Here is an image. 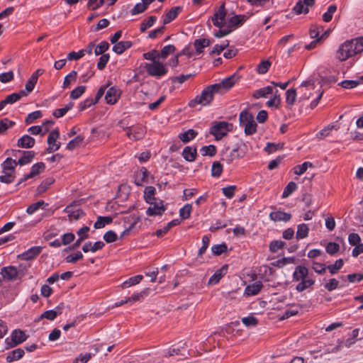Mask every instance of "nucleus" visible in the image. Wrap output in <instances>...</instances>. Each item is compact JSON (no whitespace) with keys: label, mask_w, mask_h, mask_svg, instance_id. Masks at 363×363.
Returning <instances> with one entry per match:
<instances>
[{"label":"nucleus","mask_w":363,"mask_h":363,"mask_svg":"<svg viewBox=\"0 0 363 363\" xmlns=\"http://www.w3.org/2000/svg\"><path fill=\"white\" fill-rule=\"evenodd\" d=\"M228 250V246L225 243H222L219 245H213L211 247V251L213 255L219 256L222 253L225 252Z\"/></svg>","instance_id":"49"},{"label":"nucleus","mask_w":363,"mask_h":363,"mask_svg":"<svg viewBox=\"0 0 363 363\" xmlns=\"http://www.w3.org/2000/svg\"><path fill=\"white\" fill-rule=\"evenodd\" d=\"M353 41V49L355 55L363 51V37L356 38L352 40Z\"/></svg>","instance_id":"63"},{"label":"nucleus","mask_w":363,"mask_h":363,"mask_svg":"<svg viewBox=\"0 0 363 363\" xmlns=\"http://www.w3.org/2000/svg\"><path fill=\"white\" fill-rule=\"evenodd\" d=\"M41 250L42 247L40 246L32 247L19 255L18 257L21 260L28 261L35 258L41 252Z\"/></svg>","instance_id":"12"},{"label":"nucleus","mask_w":363,"mask_h":363,"mask_svg":"<svg viewBox=\"0 0 363 363\" xmlns=\"http://www.w3.org/2000/svg\"><path fill=\"white\" fill-rule=\"evenodd\" d=\"M242 126H244V131L246 135H252L257 132V125L254 118L244 124Z\"/></svg>","instance_id":"36"},{"label":"nucleus","mask_w":363,"mask_h":363,"mask_svg":"<svg viewBox=\"0 0 363 363\" xmlns=\"http://www.w3.org/2000/svg\"><path fill=\"white\" fill-rule=\"evenodd\" d=\"M252 118H254V116L252 113L246 109L243 110L239 115L240 125H243Z\"/></svg>","instance_id":"44"},{"label":"nucleus","mask_w":363,"mask_h":363,"mask_svg":"<svg viewBox=\"0 0 363 363\" xmlns=\"http://www.w3.org/2000/svg\"><path fill=\"white\" fill-rule=\"evenodd\" d=\"M143 277L140 274L131 277L123 283L122 287L128 288L131 286L139 284L143 280Z\"/></svg>","instance_id":"40"},{"label":"nucleus","mask_w":363,"mask_h":363,"mask_svg":"<svg viewBox=\"0 0 363 363\" xmlns=\"http://www.w3.org/2000/svg\"><path fill=\"white\" fill-rule=\"evenodd\" d=\"M229 45V41L225 40L220 45H216L213 49L210 51L209 54L213 55L214 54L220 55L227 47Z\"/></svg>","instance_id":"59"},{"label":"nucleus","mask_w":363,"mask_h":363,"mask_svg":"<svg viewBox=\"0 0 363 363\" xmlns=\"http://www.w3.org/2000/svg\"><path fill=\"white\" fill-rule=\"evenodd\" d=\"M227 271L228 265L226 264L216 270V272L209 278L208 284L215 285L218 284L221 278L226 274Z\"/></svg>","instance_id":"18"},{"label":"nucleus","mask_w":363,"mask_h":363,"mask_svg":"<svg viewBox=\"0 0 363 363\" xmlns=\"http://www.w3.org/2000/svg\"><path fill=\"white\" fill-rule=\"evenodd\" d=\"M35 140L30 135H25L18 140L17 145L22 148H30L35 145Z\"/></svg>","instance_id":"24"},{"label":"nucleus","mask_w":363,"mask_h":363,"mask_svg":"<svg viewBox=\"0 0 363 363\" xmlns=\"http://www.w3.org/2000/svg\"><path fill=\"white\" fill-rule=\"evenodd\" d=\"M26 339L27 336L23 330L20 329H16L11 333L12 344L10 345V347H13L19 344H21L26 341Z\"/></svg>","instance_id":"16"},{"label":"nucleus","mask_w":363,"mask_h":363,"mask_svg":"<svg viewBox=\"0 0 363 363\" xmlns=\"http://www.w3.org/2000/svg\"><path fill=\"white\" fill-rule=\"evenodd\" d=\"M294 262H295V258L293 257H284L281 259H279L277 261L272 262V264L274 267L281 268L287 264L294 263Z\"/></svg>","instance_id":"48"},{"label":"nucleus","mask_w":363,"mask_h":363,"mask_svg":"<svg viewBox=\"0 0 363 363\" xmlns=\"http://www.w3.org/2000/svg\"><path fill=\"white\" fill-rule=\"evenodd\" d=\"M182 155L185 160L194 162L197 156V149L194 146H186L184 148Z\"/></svg>","instance_id":"22"},{"label":"nucleus","mask_w":363,"mask_h":363,"mask_svg":"<svg viewBox=\"0 0 363 363\" xmlns=\"http://www.w3.org/2000/svg\"><path fill=\"white\" fill-rule=\"evenodd\" d=\"M296 99V91L295 89H289L286 92V103L292 106Z\"/></svg>","instance_id":"43"},{"label":"nucleus","mask_w":363,"mask_h":363,"mask_svg":"<svg viewBox=\"0 0 363 363\" xmlns=\"http://www.w3.org/2000/svg\"><path fill=\"white\" fill-rule=\"evenodd\" d=\"M309 228L307 224L301 223L297 225L296 238L297 240L303 239L308 237Z\"/></svg>","instance_id":"34"},{"label":"nucleus","mask_w":363,"mask_h":363,"mask_svg":"<svg viewBox=\"0 0 363 363\" xmlns=\"http://www.w3.org/2000/svg\"><path fill=\"white\" fill-rule=\"evenodd\" d=\"M84 140V137L82 135H77L74 139L71 140L67 145V149L69 150H73L77 147H79Z\"/></svg>","instance_id":"38"},{"label":"nucleus","mask_w":363,"mask_h":363,"mask_svg":"<svg viewBox=\"0 0 363 363\" xmlns=\"http://www.w3.org/2000/svg\"><path fill=\"white\" fill-rule=\"evenodd\" d=\"M157 21V17L155 16H151L147 19L144 20L140 26V30L141 32H145L147 28L152 27L154 23Z\"/></svg>","instance_id":"41"},{"label":"nucleus","mask_w":363,"mask_h":363,"mask_svg":"<svg viewBox=\"0 0 363 363\" xmlns=\"http://www.w3.org/2000/svg\"><path fill=\"white\" fill-rule=\"evenodd\" d=\"M308 276V268L302 265H298L295 267V270L293 273V280L295 281H301L304 278H307Z\"/></svg>","instance_id":"19"},{"label":"nucleus","mask_w":363,"mask_h":363,"mask_svg":"<svg viewBox=\"0 0 363 363\" xmlns=\"http://www.w3.org/2000/svg\"><path fill=\"white\" fill-rule=\"evenodd\" d=\"M45 169V164L43 162H37L34 164L31 168L30 171L28 174H24L23 177L19 179L16 186H19L23 182L27 181L29 179L33 178L34 177L38 175L40 172H43Z\"/></svg>","instance_id":"7"},{"label":"nucleus","mask_w":363,"mask_h":363,"mask_svg":"<svg viewBox=\"0 0 363 363\" xmlns=\"http://www.w3.org/2000/svg\"><path fill=\"white\" fill-rule=\"evenodd\" d=\"M145 68L147 74L153 77H161L167 72L165 65L159 60L154 61L152 63H146Z\"/></svg>","instance_id":"5"},{"label":"nucleus","mask_w":363,"mask_h":363,"mask_svg":"<svg viewBox=\"0 0 363 363\" xmlns=\"http://www.w3.org/2000/svg\"><path fill=\"white\" fill-rule=\"evenodd\" d=\"M176 48L173 45H168L164 46L160 52H159L160 57L164 60L166 59L169 55L173 53L175 51Z\"/></svg>","instance_id":"54"},{"label":"nucleus","mask_w":363,"mask_h":363,"mask_svg":"<svg viewBox=\"0 0 363 363\" xmlns=\"http://www.w3.org/2000/svg\"><path fill=\"white\" fill-rule=\"evenodd\" d=\"M133 45V43L131 41H120L116 43L113 46V51L118 55L123 54L126 50L130 48Z\"/></svg>","instance_id":"25"},{"label":"nucleus","mask_w":363,"mask_h":363,"mask_svg":"<svg viewBox=\"0 0 363 363\" xmlns=\"http://www.w3.org/2000/svg\"><path fill=\"white\" fill-rule=\"evenodd\" d=\"M42 116V112L40 111H33L27 116L25 123L27 125L33 123L36 119L41 118Z\"/></svg>","instance_id":"61"},{"label":"nucleus","mask_w":363,"mask_h":363,"mask_svg":"<svg viewBox=\"0 0 363 363\" xmlns=\"http://www.w3.org/2000/svg\"><path fill=\"white\" fill-rule=\"evenodd\" d=\"M74 106L73 102L68 103L64 108H57L52 113L54 117L59 118L64 116Z\"/></svg>","instance_id":"37"},{"label":"nucleus","mask_w":363,"mask_h":363,"mask_svg":"<svg viewBox=\"0 0 363 363\" xmlns=\"http://www.w3.org/2000/svg\"><path fill=\"white\" fill-rule=\"evenodd\" d=\"M271 62L268 60L261 61L257 67V72L261 74L267 73L271 67Z\"/></svg>","instance_id":"52"},{"label":"nucleus","mask_w":363,"mask_h":363,"mask_svg":"<svg viewBox=\"0 0 363 363\" xmlns=\"http://www.w3.org/2000/svg\"><path fill=\"white\" fill-rule=\"evenodd\" d=\"M198 133L194 129H189L186 132L181 133L179 134V138L184 143H187L194 139Z\"/></svg>","instance_id":"29"},{"label":"nucleus","mask_w":363,"mask_h":363,"mask_svg":"<svg viewBox=\"0 0 363 363\" xmlns=\"http://www.w3.org/2000/svg\"><path fill=\"white\" fill-rule=\"evenodd\" d=\"M24 354L25 352L21 348L16 349L8 353L6 361L8 362H12L13 361L18 360L23 357Z\"/></svg>","instance_id":"31"},{"label":"nucleus","mask_w":363,"mask_h":363,"mask_svg":"<svg viewBox=\"0 0 363 363\" xmlns=\"http://www.w3.org/2000/svg\"><path fill=\"white\" fill-rule=\"evenodd\" d=\"M285 245L286 242L282 240H272L269 245V249L272 253H276L282 249Z\"/></svg>","instance_id":"42"},{"label":"nucleus","mask_w":363,"mask_h":363,"mask_svg":"<svg viewBox=\"0 0 363 363\" xmlns=\"http://www.w3.org/2000/svg\"><path fill=\"white\" fill-rule=\"evenodd\" d=\"M218 92V86L211 84L206 86L201 93L197 95L194 99L189 102V106L191 108H195L197 105L207 106L211 104L215 94Z\"/></svg>","instance_id":"2"},{"label":"nucleus","mask_w":363,"mask_h":363,"mask_svg":"<svg viewBox=\"0 0 363 363\" xmlns=\"http://www.w3.org/2000/svg\"><path fill=\"white\" fill-rule=\"evenodd\" d=\"M269 218L272 220L275 221V222H277V221L288 222L291 218V214L286 213V212L281 211H273L269 213Z\"/></svg>","instance_id":"20"},{"label":"nucleus","mask_w":363,"mask_h":363,"mask_svg":"<svg viewBox=\"0 0 363 363\" xmlns=\"http://www.w3.org/2000/svg\"><path fill=\"white\" fill-rule=\"evenodd\" d=\"M152 205V206H150L146 211L147 215L149 216H161L165 210L162 201L160 203L153 201V203Z\"/></svg>","instance_id":"21"},{"label":"nucleus","mask_w":363,"mask_h":363,"mask_svg":"<svg viewBox=\"0 0 363 363\" xmlns=\"http://www.w3.org/2000/svg\"><path fill=\"white\" fill-rule=\"evenodd\" d=\"M354 55L355 51L353 49V41L347 40L340 46L336 53V57L340 61H345Z\"/></svg>","instance_id":"4"},{"label":"nucleus","mask_w":363,"mask_h":363,"mask_svg":"<svg viewBox=\"0 0 363 363\" xmlns=\"http://www.w3.org/2000/svg\"><path fill=\"white\" fill-rule=\"evenodd\" d=\"M297 189V184L294 182H290L284 188L282 198H287Z\"/></svg>","instance_id":"58"},{"label":"nucleus","mask_w":363,"mask_h":363,"mask_svg":"<svg viewBox=\"0 0 363 363\" xmlns=\"http://www.w3.org/2000/svg\"><path fill=\"white\" fill-rule=\"evenodd\" d=\"M191 211V204L186 203L179 210V216L184 220L187 219L190 217Z\"/></svg>","instance_id":"55"},{"label":"nucleus","mask_w":363,"mask_h":363,"mask_svg":"<svg viewBox=\"0 0 363 363\" xmlns=\"http://www.w3.org/2000/svg\"><path fill=\"white\" fill-rule=\"evenodd\" d=\"M238 79L239 77L236 74H233L223 79L220 82L214 84V85L218 86V92L223 94L232 88L238 82Z\"/></svg>","instance_id":"8"},{"label":"nucleus","mask_w":363,"mask_h":363,"mask_svg":"<svg viewBox=\"0 0 363 363\" xmlns=\"http://www.w3.org/2000/svg\"><path fill=\"white\" fill-rule=\"evenodd\" d=\"M200 152L203 156L208 155L210 157H213L216 155L217 150L215 145H209L207 146H203L200 149Z\"/></svg>","instance_id":"45"},{"label":"nucleus","mask_w":363,"mask_h":363,"mask_svg":"<svg viewBox=\"0 0 363 363\" xmlns=\"http://www.w3.org/2000/svg\"><path fill=\"white\" fill-rule=\"evenodd\" d=\"M121 95V91L116 86L110 87L105 95V100L108 104H115Z\"/></svg>","instance_id":"11"},{"label":"nucleus","mask_w":363,"mask_h":363,"mask_svg":"<svg viewBox=\"0 0 363 363\" xmlns=\"http://www.w3.org/2000/svg\"><path fill=\"white\" fill-rule=\"evenodd\" d=\"M23 155L16 161V164L19 165H25L32 162L35 157L33 151H23Z\"/></svg>","instance_id":"32"},{"label":"nucleus","mask_w":363,"mask_h":363,"mask_svg":"<svg viewBox=\"0 0 363 363\" xmlns=\"http://www.w3.org/2000/svg\"><path fill=\"white\" fill-rule=\"evenodd\" d=\"M149 172L147 169L142 167L139 170L135 172L134 176V183L137 186H142L143 183L147 182V177L149 175Z\"/></svg>","instance_id":"15"},{"label":"nucleus","mask_w":363,"mask_h":363,"mask_svg":"<svg viewBox=\"0 0 363 363\" xmlns=\"http://www.w3.org/2000/svg\"><path fill=\"white\" fill-rule=\"evenodd\" d=\"M274 88L270 86L263 87L257 89L252 94V97L255 99H259L261 97H267V95L273 93Z\"/></svg>","instance_id":"35"},{"label":"nucleus","mask_w":363,"mask_h":363,"mask_svg":"<svg viewBox=\"0 0 363 363\" xmlns=\"http://www.w3.org/2000/svg\"><path fill=\"white\" fill-rule=\"evenodd\" d=\"M315 4V0H298L293 10L296 14H306L309 11V7Z\"/></svg>","instance_id":"10"},{"label":"nucleus","mask_w":363,"mask_h":363,"mask_svg":"<svg viewBox=\"0 0 363 363\" xmlns=\"http://www.w3.org/2000/svg\"><path fill=\"white\" fill-rule=\"evenodd\" d=\"M126 135L129 139L133 140H139L144 138L146 130L142 125H138L135 126L127 127Z\"/></svg>","instance_id":"9"},{"label":"nucleus","mask_w":363,"mask_h":363,"mask_svg":"<svg viewBox=\"0 0 363 363\" xmlns=\"http://www.w3.org/2000/svg\"><path fill=\"white\" fill-rule=\"evenodd\" d=\"M211 43V41L209 39L206 38H199L196 39L194 42V46L195 48L196 52L198 54H201L203 52V49L206 47H208Z\"/></svg>","instance_id":"26"},{"label":"nucleus","mask_w":363,"mask_h":363,"mask_svg":"<svg viewBox=\"0 0 363 363\" xmlns=\"http://www.w3.org/2000/svg\"><path fill=\"white\" fill-rule=\"evenodd\" d=\"M62 313L61 307L58 306L54 310L46 311L43 313L40 317V319L46 318L50 320H53L55 318Z\"/></svg>","instance_id":"30"},{"label":"nucleus","mask_w":363,"mask_h":363,"mask_svg":"<svg viewBox=\"0 0 363 363\" xmlns=\"http://www.w3.org/2000/svg\"><path fill=\"white\" fill-rule=\"evenodd\" d=\"M155 192L156 189L154 186H148L145 187L144 191V199L147 203L152 204L153 201H156V199L155 198Z\"/></svg>","instance_id":"33"},{"label":"nucleus","mask_w":363,"mask_h":363,"mask_svg":"<svg viewBox=\"0 0 363 363\" xmlns=\"http://www.w3.org/2000/svg\"><path fill=\"white\" fill-rule=\"evenodd\" d=\"M223 172V165L220 162L216 161L212 164L211 176L213 177H219Z\"/></svg>","instance_id":"50"},{"label":"nucleus","mask_w":363,"mask_h":363,"mask_svg":"<svg viewBox=\"0 0 363 363\" xmlns=\"http://www.w3.org/2000/svg\"><path fill=\"white\" fill-rule=\"evenodd\" d=\"M0 274L4 279L8 281H14L18 276V272L16 267L9 266L3 267L1 269Z\"/></svg>","instance_id":"13"},{"label":"nucleus","mask_w":363,"mask_h":363,"mask_svg":"<svg viewBox=\"0 0 363 363\" xmlns=\"http://www.w3.org/2000/svg\"><path fill=\"white\" fill-rule=\"evenodd\" d=\"M226 15L225 3L223 2L216 11L214 15L211 18L213 24L219 28L224 27L226 24L225 21Z\"/></svg>","instance_id":"6"},{"label":"nucleus","mask_w":363,"mask_h":363,"mask_svg":"<svg viewBox=\"0 0 363 363\" xmlns=\"http://www.w3.org/2000/svg\"><path fill=\"white\" fill-rule=\"evenodd\" d=\"M45 205H47V204L45 203L44 201H43V200L38 201H37V202H35L34 203H32L29 206H28V208L26 209V212L28 214H33L38 209H39L40 208H43Z\"/></svg>","instance_id":"60"},{"label":"nucleus","mask_w":363,"mask_h":363,"mask_svg":"<svg viewBox=\"0 0 363 363\" xmlns=\"http://www.w3.org/2000/svg\"><path fill=\"white\" fill-rule=\"evenodd\" d=\"M233 123L227 121H213L209 133L216 140H220L233 130Z\"/></svg>","instance_id":"3"},{"label":"nucleus","mask_w":363,"mask_h":363,"mask_svg":"<svg viewBox=\"0 0 363 363\" xmlns=\"http://www.w3.org/2000/svg\"><path fill=\"white\" fill-rule=\"evenodd\" d=\"M65 211L68 213V216L69 218V220H78L81 216L84 213L83 211L81 209H77L74 211H72L70 209L69 206H67L65 209Z\"/></svg>","instance_id":"53"},{"label":"nucleus","mask_w":363,"mask_h":363,"mask_svg":"<svg viewBox=\"0 0 363 363\" xmlns=\"http://www.w3.org/2000/svg\"><path fill=\"white\" fill-rule=\"evenodd\" d=\"M247 19V17L245 15H235L229 18L227 26L232 30L241 26Z\"/></svg>","instance_id":"23"},{"label":"nucleus","mask_w":363,"mask_h":363,"mask_svg":"<svg viewBox=\"0 0 363 363\" xmlns=\"http://www.w3.org/2000/svg\"><path fill=\"white\" fill-rule=\"evenodd\" d=\"M108 49L109 44L106 41H102L95 48L94 53L96 55H103Z\"/></svg>","instance_id":"62"},{"label":"nucleus","mask_w":363,"mask_h":363,"mask_svg":"<svg viewBox=\"0 0 363 363\" xmlns=\"http://www.w3.org/2000/svg\"><path fill=\"white\" fill-rule=\"evenodd\" d=\"M262 286V283L260 281H257L252 284L247 286L245 292L247 296H255L259 294Z\"/></svg>","instance_id":"27"},{"label":"nucleus","mask_w":363,"mask_h":363,"mask_svg":"<svg viewBox=\"0 0 363 363\" xmlns=\"http://www.w3.org/2000/svg\"><path fill=\"white\" fill-rule=\"evenodd\" d=\"M247 152V146L241 140L235 144V147L230 149L229 147H225L220 153V160L226 162L228 164H231L235 160L242 158Z\"/></svg>","instance_id":"1"},{"label":"nucleus","mask_w":363,"mask_h":363,"mask_svg":"<svg viewBox=\"0 0 363 363\" xmlns=\"http://www.w3.org/2000/svg\"><path fill=\"white\" fill-rule=\"evenodd\" d=\"M344 261L342 259H337L333 264L327 266V269L330 273L333 275L335 274L343 266Z\"/></svg>","instance_id":"47"},{"label":"nucleus","mask_w":363,"mask_h":363,"mask_svg":"<svg viewBox=\"0 0 363 363\" xmlns=\"http://www.w3.org/2000/svg\"><path fill=\"white\" fill-rule=\"evenodd\" d=\"M314 284L315 280L308 276L307 278H304L296 285V290L298 292H302L312 286Z\"/></svg>","instance_id":"28"},{"label":"nucleus","mask_w":363,"mask_h":363,"mask_svg":"<svg viewBox=\"0 0 363 363\" xmlns=\"http://www.w3.org/2000/svg\"><path fill=\"white\" fill-rule=\"evenodd\" d=\"M337 11V6L335 4L329 6L328 11L323 15V21L328 23L330 22L333 18V13Z\"/></svg>","instance_id":"51"},{"label":"nucleus","mask_w":363,"mask_h":363,"mask_svg":"<svg viewBox=\"0 0 363 363\" xmlns=\"http://www.w3.org/2000/svg\"><path fill=\"white\" fill-rule=\"evenodd\" d=\"M113 218L110 216H99L94 223V228L96 229L104 228L106 224L111 223Z\"/></svg>","instance_id":"39"},{"label":"nucleus","mask_w":363,"mask_h":363,"mask_svg":"<svg viewBox=\"0 0 363 363\" xmlns=\"http://www.w3.org/2000/svg\"><path fill=\"white\" fill-rule=\"evenodd\" d=\"M339 250L340 245L337 243L333 242H328L325 247L326 252L331 255L336 254Z\"/></svg>","instance_id":"64"},{"label":"nucleus","mask_w":363,"mask_h":363,"mask_svg":"<svg viewBox=\"0 0 363 363\" xmlns=\"http://www.w3.org/2000/svg\"><path fill=\"white\" fill-rule=\"evenodd\" d=\"M183 8L177 6L172 7L163 16V24L166 25L174 20L182 11Z\"/></svg>","instance_id":"14"},{"label":"nucleus","mask_w":363,"mask_h":363,"mask_svg":"<svg viewBox=\"0 0 363 363\" xmlns=\"http://www.w3.org/2000/svg\"><path fill=\"white\" fill-rule=\"evenodd\" d=\"M2 173H9L15 174L16 167L17 166L16 160L11 157H7L4 162L1 164Z\"/></svg>","instance_id":"17"},{"label":"nucleus","mask_w":363,"mask_h":363,"mask_svg":"<svg viewBox=\"0 0 363 363\" xmlns=\"http://www.w3.org/2000/svg\"><path fill=\"white\" fill-rule=\"evenodd\" d=\"M308 167H313V164L310 162H305L301 164L296 165L294 168V174L301 175L307 170Z\"/></svg>","instance_id":"57"},{"label":"nucleus","mask_w":363,"mask_h":363,"mask_svg":"<svg viewBox=\"0 0 363 363\" xmlns=\"http://www.w3.org/2000/svg\"><path fill=\"white\" fill-rule=\"evenodd\" d=\"M14 125L15 122L7 118L1 119L0 121V134H4L8 128L13 127Z\"/></svg>","instance_id":"46"},{"label":"nucleus","mask_w":363,"mask_h":363,"mask_svg":"<svg viewBox=\"0 0 363 363\" xmlns=\"http://www.w3.org/2000/svg\"><path fill=\"white\" fill-rule=\"evenodd\" d=\"M148 289H146L140 293H137L135 294H133L131 296L127 298L125 300V302H134L140 301L141 298H143L145 296H147L148 294Z\"/></svg>","instance_id":"56"}]
</instances>
